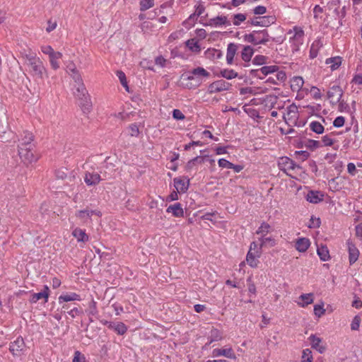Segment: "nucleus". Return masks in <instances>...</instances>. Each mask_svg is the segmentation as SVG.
Listing matches in <instances>:
<instances>
[{
    "label": "nucleus",
    "instance_id": "41",
    "mask_svg": "<svg viewBox=\"0 0 362 362\" xmlns=\"http://www.w3.org/2000/svg\"><path fill=\"white\" fill-rule=\"evenodd\" d=\"M221 76L227 79H232L238 76V74L233 69H224L221 72Z\"/></svg>",
    "mask_w": 362,
    "mask_h": 362
},
{
    "label": "nucleus",
    "instance_id": "15",
    "mask_svg": "<svg viewBox=\"0 0 362 362\" xmlns=\"http://www.w3.org/2000/svg\"><path fill=\"white\" fill-rule=\"evenodd\" d=\"M174 186L179 192H185L189 185V180L187 181L182 180L181 178L175 177L173 179Z\"/></svg>",
    "mask_w": 362,
    "mask_h": 362
},
{
    "label": "nucleus",
    "instance_id": "50",
    "mask_svg": "<svg viewBox=\"0 0 362 362\" xmlns=\"http://www.w3.org/2000/svg\"><path fill=\"white\" fill-rule=\"evenodd\" d=\"M259 240L261 241V247H264L267 243L269 244L270 246H272V247L275 245L274 240L272 238H271V237H268V238H265V236L264 237H261Z\"/></svg>",
    "mask_w": 362,
    "mask_h": 362
},
{
    "label": "nucleus",
    "instance_id": "11",
    "mask_svg": "<svg viewBox=\"0 0 362 362\" xmlns=\"http://www.w3.org/2000/svg\"><path fill=\"white\" fill-rule=\"evenodd\" d=\"M288 35H289L290 40H293L300 43L304 35V31L301 28L295 26L293 30L288 32Z\"/></svg>",
    "mask_w": 362,
    "mask_h": 362
},
{
    "label": "nucleus",
    "instance_id": "35",
    "mask_svg": "<svg viewBox=\"0 0 362 362\" xmlns=\"http://www.w3.org/2000/svg\"><path fill=\"white\" fill-rule=\"evenodd\" d=\"M209 337H210L209 344L212 343L213 341H220L223 338L221 332L217 329H211Z\"/></svg>",
    "mask_w": 362,
    "mask_h": 362
},
{
    "label": "nucleus",
    "instance_id": "18",
    "mask_svg": "<svg viewBox=\"0 0 362 362\" xmlns=\"http://www.w3.org/2000/svg\"><path fill=\"white\" fill-rule=\"evenodd\" d=\"M211 26H218V25H230V21L228 20L226 16H221L214 18H211L207 24Z\"/></svg>",
    "mask_w": 362,
    "mask_h": 362
},
{
    "label": "nucleus",
    "instance_id": "8",
    "mask_svg": "<svg viewBox=\"0 0 362 362\" xmlns=\"http://www.w3.org/2000/svg\"><path fill=\"white\" fill-rule=\"evenodd\" d=\"M25 348V342L22 337H18L10 344L9 350L13 355H19Z\"/></svg>",
    "mask_w": 362,
    "mask_h": 362
},
{
    "label": "nucleus",
    "instance_id": "62",
    "mask_svg": "<svg viewBox=\"0 0 362 362\" xmlns=\"http://www.w3.org/2000/svg\"><path fill=\"white\" fill-rule=\"evenodd\" d=\"M267 11V8L263 6H258L254 8V13L256 15L264 14Z\"/></svg>",
    "mask_w": 362,
    "mask_h": 362
},
{
    "label": "nucleus",
    "instance_id": "56",
    "mask_svg": "<svg viewBox=\"0 0 362 362\" xmlns=\"http://www.w3.org/2000/svg\"><path fill=\"white\" fill-rule=\"evenodd\" d=\"M129 129L130 132V135L132 136H137L139 135V127L136 124H132L129 127Z\"/></svg>",
    "mask_w": 362,
    "mask_h": 362
},
{
    "label": "nucleus",
    "instance_id": "30",
    "mask_svg": "<svg viewBox=\"0 0 362 362\" xmlns=\"http://www.w3.org/2000/svg\"><path fill=\"white\" fill-rule=\"evenodd\" d=\"M73 300H80L79 295L76 293H71L69 294L62 295L59 297V303L69 302Z\"/></svg>",
    "mask_w": 362,
    "mask_h": 362
},
{
    "label": "nucleus",
    "instance_id": "33",
    "mask_svg": "<svg viewBox=\"0 0 362 362\" xmlns=\"http://www.w3.org/2000/svg\"><path fill=\"white\" fill-rule=\"evenodd\" d=\"M252 54L253 49L250 46H245L241 53L243 60L245 62L250 61Z\"/></svg>",
    "mask_w": 362,
    "mask_h": 362
},
{
    "label": "nucleus",
    "instance_id": "44",
    "mask_svg": "<svg viewBox=\"0 0 362 362\" xmlns=\"http://www.w3.org/2000/svg\"><path fill=\"white\" fill-rule=\"evenodd\" d=\"M153 0H141L140 1V10L146 11L153 6Z\"/></svg>",
    "mask_w": 362,
    "mask_h": 362
},
{
    "label": "nucleus",
    "instance_id": "34",
    "mask_svg": "<svg viewBox=\"0 0 362 362\" xmlns=\"http://www.w3.org/2000/svg\"><path fill=\"white\" fill-rule=\"evenodd\" d=\"M327 64H331L330 68L332 70H335L339 68L341 64V59L339 57L329 58L326 59Z\"/></svg>",
    "mask_w": 362,
    "mask_h": 362
},
{
    "label": "nucleus",
    "instance_id": "60",
    "mask_svg": "<svg viewBox=\"0 0 362 362\" xmlns=\"http://www.w3.org/2000/svg\"><path fill=\"white\" fill-rule=\"evenodd\" d=\"M344 117L339 116L334 120L333 124L336 127H341L344 125Z\"/></svg>",
    "mask_w": 362,
    "mask_h": 362
},
{
    "label": "nucleus",
    "instance_id": "37",
    "mask_svg": "<svg viewBox=\"0 0 362 362\" xmlns=\"http://www.w3.org/2000/svg\"><path fill=\"white\" fill-rule=\"evenodd\" d=\"M270 228L271 226L269 223L263 222L258 228L256 233L261 235L262 237H264L269 232Z\"/></svg>",
    "mask_w": 362,
    "mask_h": 362
},
{
    "label": "nucleus",
    "instance_id": "64",
    "mask_svg": "<svg viewBox=\"0 0 362 362\" xmlns=\"http://www.w3.org/2000/svg\"><path fill=\"white\" fill-rule=\"evenodd\" d=\"M140 64L144 69H147L149 70H153V67L152 66V62H151L146 59H144L142 62H141Z\"/></svg>",
    "mask_w": 362,
    "mask_h": 362
},
{
    "label": "nucleus",
    "instance_id": "36",
    "mask_svg": "<svg viewBox=\"0 0 362 362\" xmlns=\"http://www.w3.org/2000/svg\"><path fill=\"white\" fill-rule=\"evenodd\" d=\"M33 140V136L32 133L25 132H24V136L22 139L21 142L19 146H28L29 145H33L31 144Z\"/></svg>",
    "mask_w": 362,
    "mask_h": 362
},
{
    "label": "nucleus",
    "instance_id": "43",
    "mask_svg": "<svg viewBox=\"0 0 362 362\" xmlns=\"http://www.w3.org/2000/svg\"><path fill=\"white\" fill-rule=\"evenodd\" d=\"M313 355L312 351L309 349H305L303 351L302 361L301 362H312Z\"/></svg>",
    "mask_w": 362,
    "mask_h": 362
},
{
    "label": "nucleus",
    "instance_id": "16",
    "mask_svg": "<svg viewBox=\"0 0 362 362\" xmlns=\"http://www.w3.org/2000/svg\"><path fill=\"white\" fill-rule=\"evenodd\" d=\"M49 287L47 286H45L44 290L42 292L32 294L31 298L30 299V303H36L37 301L42 298H44L45 302H47L49 297Z\"/></svg>",
    "mask_w": 362,
    "mask_h": 362
},
{
    "label": "nucleus",
    "instance_id": "40",
    "mask_svg": "<svg viewBox=\"0 0 362 362\" xmlns=\"http://www.w3.org/2000/svg\"><path fill=\"white\" fill-rule=\"evenodd\" d=\"M286 116L288 119H296L298 117V107L296 105H291L288 108Z\"/></svg>",
    "mask_w": 362,
    "mask_h": 362
},
{
    "label": "nucleus",
    "instance_id": "4",
    "mask_svg": "<svg viewBox=\"0 0 362 362\" xmlns=\"http://www.w3.org/2000/svg\"><path fill=\"white\" fill-rule=\"evenodd\" d=\"M18 154L22 161L25 164L31 163L37 160L33 153V145L18 146Z\"/></svg>",
    "mask_w": 362,
    "mask_h": 362
},
{
    "label": "nucleus",
    "instance_id": "51",
    "mask_svg": "<svg viewBox=\"0 0 362 362\" xmlns=\"http://www.w3.org/2000/svg\"><path fill=\"white\" fill-rule=\"evenodd\" d=\"M360 322H361V317L358 315L355 316L354 317L351 325V329L352 330H358L359 328V326H360Z\"/></svg>",
    "mask_w": 362,
    "mask_h": 362
},
{
    "label": "nucleus",
    "instance_id": "6",
    "mask_svg": "<svg viewBox=\"0 0 362 362\" xmlns=\"http://www.w3.org/2000/svg\"><path fill=\"white\" fill-rule=\"evenodd\" d=\"M278 166L281 170L286 173L287 170H293L296 168L299 169L300 167L296 164V163L288 157H281L278 160Z\"/></svg>",
    "mask_w": 362,
    "mask_h": 362
},
{
    "label": "nucleus",
    "instance_id": "3",
    "mask_svg": "<svg viewBox=\"0 0 362 362\" xmlns=\"http://www.w3.org/2000/svg\"><path fill=\"white\" fill-rule=\"evenodd\" d=\"M270 35L267 29L253 30L244 36V40L253 45L266 44L270 40Z\"/></svg>",
    "mask_w": 362,
    "mask_h": 362
},
{
    "label": "nucleus",
    "instance_id": "17",
    "mask_svg": "<svg viewBox=\"0 0 362 362\" xmlns=\"http://www.w3.org/2000/svg\"><path fill=\"white\" fill-rule=\"evenodd\" d=\"M214 356H223L229 358L235 359L236 358L235 353L231 348L228 349H215L213 350Z\"/></svg>",
    "mask_w": 362,
    "mask_h": 362
},
{
    "label": "nucleus",
    "instance_id": "48",
    "mask_svg": "<svg viewBox=\"0 0 362 362\" xmlns=\"http://www.w3.org/2000/svg\"><path fill=\"white\" fill-rule=\"evenodd\" d=\"M246 19V16L242 13H238L233 16V24L235 25H239L241 22H243Z\"/></svg>",
    "mask_w": 362,
    "mask_h": 362
},
{
    "label": "nucleus",
    "instance_id": "14",
    "mask_svg": "<svg viewBox=\"0 0 362 362\" xmlns=\"http://www.w3.org/2000/svg\"><path fill=\"white\" fill-rule=\"evenodd\" d=\"M347 245L349 254V262L352 264L358 259L359 251L355 245L351 241L347 242Z\"/></svg>",
    "mask_w": 362,
    "mask_h": 362
},
{
    "label": "nucleus",
    "instance_id": "21",
    "mask_svg": "<svg viewBox=\"0 0 362 362\" xmlns=\"http://www.w3.org/2000/svg\"><path fill=\"white\" fill-rule=\"evenodd\" d=\"M324 195L318 191H310L307 196L306 199L310 203L317 204L323 200Z\"/></svg>",
    "mask_w": 362,
    "mask_h": 362
},
{
    "label": "nucleus",
    "instance_id": "63",
    "mask_svg": "<svg viewBox=\"0 0 362 362\" xmlns=\"http://www.w3.org/2000/svg\"><path fill=\"white\" fill-rule=\"evenodd\" d=\"M322 142L325 146H330L333 144V140L327 135L322 137Z\"/></svg>",
    "mask_w": 362,
    "mask_h": 362
},
{
    "label": "nucleus",
    "instance_id": "2",
    "mask_svg": "<svg viewBox=\"0 0 362 362\" xmlns=\"http://www.w3.org/2000/svg\"><path fill=\"white\" fill-rule=\"evenodd\" d=\"M74 96L78 101V105L81 106L84 113H88L90 110L91 103L89 95L85 87L84 84L76 86L74 91Z\"/></svg>",
    "mask_w": 362,
    "mask_h": 362
},
{
    "label": "nucleus",
    "instance_id": "20",
    "mask_svg": "<svg viewBox=\"0 0 362 362\" xmlns=\"http://www.w3.org/2000/svg\"><path fill=\"white\" fill-rule=\"evenodd\" d=\"M310 243L309 239L305 238H298L296 242V249L300 252H305L310 247Z\"/></svg>",
    "mask_w": 362,
    "mask_h": 362
},
{
    "label": "nucleus",
    "instance_id": "39",
    "mask_svg": "<svg viewBox=\"0 0 362 362\" xmlns=\"http://www.w3.org/2000/svg\"><path fill=\"white\" fill-rule=\"evenodd\" d=\"M310 129L317 133L322 134L324 132V127L319 122H313L310 124Z\"/></svg>",
    "mask_w": 362,
    "mask_h": 362
},
{
    "label": "nucleus",
    "instance_id": "42",
    "mask_svg": "<svg viewBox=\"0 0 362 362\" xmlns=\"http://www.w3.org/2000/svg\"><path fill=\"white\" fill-rule=\"evenodd\" d=\"M116 74L118 76L121 84L125 88V89L127 91H129V86L127 85L125 74L122 71H117Z\"/></svg>",
    "mask_w": 362,
    "mask_h": 362
},
{
    "label": "nucleus",
    "instance_id": "47",
    "mask_svg": "<svg viewBox=\"0 0 362 362\" xmlns=\"http://www.w3.org/2000/svg\"><path fill=\"white\" fill-rule=\"evenodd\" d=\"M262 248V247H261V244L259 246L256 242H252L250 244L249 251L257 253V256H261Z\"/></svg>",
    "mask_w": 362,
    "mask_h": 362
},
{
    "label": "nucleus",
    "instance_id": "54",
    "mask_svg": "<svg viewBox=\"0 0 362 362\" xmlns=\"http://www.w3.org/2000/svg\"><path fill=\"white\" fill-rule=\"evenodd\" d=\"M266 59H267L266 57H264L263 55H257L253 59L252 62L255 64L262 65L266 62Z\"/></svg>",
    "mask_w": 362,
    "mask_h": 362
},
{
    "label": "nucleus",
    "instance_id": "52",
    "mask_svg": "<svg viewBox=\"0 0 362 362\" xmlns=\"http://www.w3.org/2000/svg\"><path fill=\"white\" fill-rule=\"evenodd\" d=\"M72 362H86V360L84 355H83L80 351H76L74 353V357Z\"/></svg>",
    "mask_w": 362,
    "mask_h": 362
},
{
    "label": "nucleus",
    "instance_id": "28",
    "mask_svg": "<svg viewBox=\"0 0 362 362\" xmlns=\"http://www.w3.org/2000/svg\"><path fill=\"white\" fill-rule=\"evenodd\" d=\"M256 255H257V253L248 251L246 256L247 263L252 268L257 267L259 264L258 258H259L260 256Z\"/></svg>",
    "mask_w": 362,
    "mask_h": 362
},
{
    "label": "nucleus",
    "instance_id": "23",
    "mask_svg": "<svg viewBox=\"0 0 362 362\" xmlns=\"http://www.w3.org/2000/svg\"><path fill=\"white\" fill-rule=\"evenodd\" d=\"M192 76L187 77L188 80H194L196 77H209L210 74L202 67H197L192 70Z\"/></svg>",
    "mask_w": 362,
    "mask_h": 362
},
{
    "label": "nucleus",
    "instance_id": "55",
    "mask_svg": "<svg viewBox=\"0 0 362 362\" xmlns=\"http://www.w3.org/2000/svg\"><path fill=\"white\" fill-rule=\"evenodd\" d=\"M310 93L315 99H320L322 97L320 89L315 86L311 88Z\"/></svg>",
    "mask_w": 362,
    "mask_h": 362
},
{
    "label": "nucleus",
    "instance_id": "49",
    "mask_svg": "<svg viewBox=\"0 0 362 362\" xmlns=\"http://www.w3.org/2000/svg\"><path fill=\"white\" fill-rule=\"evenodd\" d=\"M41 51L42 53L47 54L49 57L57 52H55L54 49L49 45L42 46Z\"/></svg>",
    "mask_w": 362,
    "mask_h": 362
},
{
    "label": "nucleus",
    "instance_id": "61",
    "mask_svg": "<svg viewBox=\"0 0 362 362\" xmlns=\"http://www.w3.org/2000/svg\"><path fill=\"white\" fill-rule=\"evenodd\" d=\"M323 9L319 5H316L313 8L314 18L317 19L321 18L320 14L322 13Z\"/></svg>",
    "mask_w": 362,
    "mask_h": 362
},
{
    "label": "nucleus",
    "instance_id": "45",
    "mask_svg": "<svg viewBox=\"0 0 362 362\" xmlns=\"http://www.w3.org/2000/svg\"><path fill=\"white\" fill-rule=\"evenodd\" d=\"M324 303H322L320 305H314V313L316 316L320 317L325 313V309H324Z\"/></svg>",
    "mask_w": 362,
    "mask_h": 362
},
{
    "label": "nucleus",
    "instance_id": "1",
    "mask_svg": "<svg viewBox=\"0 0 362 362\" xmlns=\"http://www.w3.org/2000/svg\"><path fill=\"white\" fill-rule=\"evenodd\" d=\"M25 59L30 68L29 71L36 80L42 81L49 78V72L42 60L35 54H26Z\"/></svg>",
    "mask_w": 362,
    "mask_h": 362
},
{
    "label": "nucleus",
    "instance_id": "59",
    "mask_svg": "<svg viewBox=\"0 0 362 362\" xmlns=\"http://www.w3.org/2000/svg\"><path fill=\"white\" fill-rule=\"evenodd\" d=\"M218 165L221 168L230 169V167L232 166V163L229 162L228 160L224 158H221L218 160Z\"/></svg>",
    "mask_w": 362,
    "mask_h": 362
},
{
    "label": "nucleus",
    "instance_id": "31",
    "mask_svg": "<svg viewBox=\"0 0 362 362\" xmlns=\"http://www.w3.org/2000/svg\"><path fill=\"white\" fill-rule=\"evenodd\" d=\"M304 81L302 77H293L291 80V87L293 90H299L303 86Z\"/></svg>",
    "mask_w": 362,
    "mask_h": 362
},
{
    "label": "nucleus",
    "instance_id": "7",
    "mask_svg": "<svg viewBox=\"0 0 362 362\" xmlns=\"http://www.w3.org/2000/svg\"><path fill=\"white\" fill-rule=\"evenodd\" d=\"M230 84L224 80H218L212 83L209 87V91L211 93L221 92L228 90Z\"/></svg>",
    "mask_w": 362,
    "mask_h": 362
},
{
    "label": "nucleus",
    "instance_id": "10",
    "mask_svg": "<svg viewBox=\"0 0 362 362\" xmlns=\"http://www.w3.org/2000/svg\"><path fill=\"white\" fill-rule=\"evenodd\" d=\"M93 215L101 216L102 213L100 212V211L91 210L89 209L80 210L76 213V216L82 220H84L86 218H91V216Z\"/></svg>",
    "mask_w": 362,
    "mask_h": 362
},
{
    "label": "nucleus",
    "instance_id": "5",
    "mask_svg": "<svg viewBox=\"0 0 362 362\" xmlns=\"http://www.w3.org/2000/svg\"><path fill=\"white\" fill-rule=\"evenodd\" d=\"M344 91L339 86H333L327 91V97L332 105H336L340 101Z\"/></svg>",
    "mask_w": 362,
    "mask_h": 362
},
{
    "label": "nucleus",
    "instance_id": "22",
    "mask_svg": "<svg viewBox=\"0 0 362 362\" xmlns=\"http://www.w3.org/2000/svg\"><path fill=\"white\" fill-rule=\"evenodd\" d=\"M166 211L168 213H172L175 217H182L184 216V211L180 203L169 206Z\"/></svg>",
    "mask_w": 362,
    "mask_h": 362
},
{
    "label": "nucleus",
    "instance_id": "58",
    "mask_svg": "<svg viewBox=\"0 0 362 362\" xmlns=\"http://www.w3.org/2000/svg\"><path fill=\"white\" fill-rule=\"evenodd\" d=\"M167 60L162 56L156 57L155 59V64L160 67L165 66Z\"/></svg>",
    "mask_w": 362,
    "mask_h": 362
},
{
    "label": "nucleus",
    "instance_id": "57",
    "mask_svg": "<svg viewBox=\"0 0 362 362\" xmlns=\"http://www.w3.org/2000/svg\"><path fill=\"white\" fill-rule=\"evenodd\" d=\"M173 117L174 119L177 120H182L185 118L184 114L180 110L177 109L173 110Z\"/></svg>",
    "mask_w": 362,
    "mask_h": 362
},
{
    "label": "nucleus",
    "instance_id": "46",
    "mask_svg": "<svg viewBox=\"0 0 362 362\" xmlns=\"http://www.w3.org/2000/svg\"><path fill=\"white\" fill-rule=\"evenodd\" d=\"M70 76L76 83V86L84 84L79 71H75L74 74H71Z\"/></svg>",
    "mask_w": 362,
    "mask_h": 362
},
{
    "label": "nucleus",
    "instance_id": "12",
    "mask_svg": "<svg viewBox=\"0 0 362 362\" xmlns=\"http://www.w3.org/2000/svg\"><path fill=\"white\" fill-rule=\"evenodd\" d=\"M100 180V176L97 173L87 172L85 174L84 181L88 185H96Z\"/></svg>",
    "mask_w": 362,
    "mask_h": 362
},
{
    "label": "nucleus",
    "instance_id": "9",
    "mask_svg": "<svg viewBox=\"0 0 362 362\" xmlns=\"http://www.w3.org/2000/svg\"><path fill=\"white\" fill-rule=\"evenodd\" d=\"M275 22V18L273 16H262L255 18L251 20V24L253 25H259L262 27H267Z\"/></svg>",
    "mask_w": 362,
    "mask_h": 362
},
{
    "label": "nucleus",
    "instance_id": "53",
    "mask_svg": "<svg viewBox=\"0 0 362 362\" xmlns=\"http://www.w3.org/2000/svg\"><path fill=\"white\" fill-rule=\"evenodd\" d=\"M306 146L307 147L312 150H314L321 146L320 141L315 140H308Z\"/></svg>",
    "mask_w": 362,
    "mask_h": 362
},
{
    "label": "nucleus",
    "instance_id": "19",
    "mask_svg": "<svg viewBox=\"0 0 362 362\" xmlns=\"http://www.w3.org/2000/svg\"><path fill=\"white\" fill-rule=\"evenodd\" d=\"M62 57V54L60 52H57L49 57V62L53 70L56 71L60 68V59Z\"/></svg>",
    "mask_w": 362,
    "mask_h": 362
},
{
    "label": "nucleus",
    "instance_id": "38",
    "mask_svg": "<svg viewBox=\"0 0 362 362\" xmlns=\"http://www.w3.org/2000/svg\"><path fill=\"white\" fill-rule=\"evenodd\" d=\"M278 69L277 66H262L259 70H257V71L261 72L263 75L267 76L269 74L274 73Z\"/></svg>",
    "mask_w": 362,
    "mask_h": 362
},
{
    "label": "nucleus",
    "instance_id": "13",
    "mask_svg": "<svg viewBox=\"0 0 362 362\" xmlns=\"http://www.w3.org/2000/svg\"><path fill=\"white\" fill-rule=\"evenodd\" d=\"M299 301L297 302L298 306L301 308H305L308 305L311 304L314 301L313 293H304L299 296Z\"/></svg>",
    "mask_w": 362,
    "mask_h": 362
},
{
    "label": "nucleus",
    "instance_id": "29",
    "mask_svg": "<svg viewBox=\"0 0 362 362\" xmlns=\"http://www.w3.org/2000/svg\"><path fill=\"white\" fill-rule=\"evenodd\" d=\"M322 46V42L320 40H315L310 47V56L311 58L317 57L320 48Z\"/></svg>",
    "mask_w": 362,
    "mask_h": 362
},
{
    "label": "nucleus",
    "instance_id": "27",
    "mask_svg": "<svg viewBox=\"0 0 362 362\" xmlns=\"http://www.w3.org/2000/svg\"><path fill=\"white\" fill-rule=\"evenodd\" d=\"M105 324H107L108 327L115 331L118 334H124L127 329L125 325L122 322L113 323L106 322Z\"/></svg>",
    "mask_w": 362,
    "mask_h": 362
},
{
    "label": "nucleus",
    "instance_id": "25",
    "mask_svg": "<svg viewBox=\"0 0 362 362\" xmlns=\"http://www.w3.org/2000/svg\"><path fill=\"white\" fill-rule=\"evenodd\" d=\"M309 339L311 342L312 348L317 350L320 354H322L325 351V347L320 345V343L322 341L321 339L316 337L314 334H312Z\"/></svg>",
    "mask_w": 362,
    "mask_h": 362
},
{
    "label": "nucleus",
    "instance_id": "24",
    "mask_svg": "<svg viewBox=\"0 0 362 362\" xmlns=\"http://www.w3.org/2000/svg\"><path fill=\"white\" fill-rule=\"evenodd\" d=\"M72 235L77 239L78 242L86 243L88 241V235L86 233L85 230L76 228L72 231Z\"/></svg>",
    "mask_w": 362,
    "mask_h": 362
},
{
    "label": "nucleus",
    "instance_id": "32",
    "mask_svg": "<svg viewBox=\"0 0 362 362\" xmlns=\"http://www.w3.org/2000/svg\"><path fill=\"white\" fill-rule=\"evenodd\" d=\"M317 255L322 261H327L329 259V254L327 247L325 245H321L317 248Z\"/></svg>",
    "mask_w": 362,
    "mask_h": 362
},
{
    "label": "nucleus",
    "instance_id": "26",
    "mask_svg": "<svg viewBox=\"0 0 362 362\" xmlns=\"http://www.w3.org/2000/svg\"><path fill=\"white\" fill-rule=\"evenodd\" d=\"M238 50V46L234 43H230L228 45L227 48V54H226V60L227 63L231 64L233 62V58L236 54Z\"/></svg>",
    "mask_w": 362,
    "mask_h": 362
}]
</instances>
